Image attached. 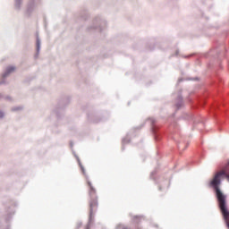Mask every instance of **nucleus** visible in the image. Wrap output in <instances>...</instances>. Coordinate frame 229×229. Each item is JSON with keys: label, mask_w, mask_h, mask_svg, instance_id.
<instances>
[{"label": "nucleus", "mask_w": 229, "mask_h": 229, "mask_svg": "<svg viewBox=\"0 0 229 229\" xmlns=\"http://www.w3.org/2000/svg\"><path fill=\"white\" fill-rule=\"evenodd\" d=\"M13 71H15V67L13 66H10L6 69L5 73L4 74V78H6V76H8V74H10V72H13Z\"/></svg>", "instance_id": "obj_2"}, {"label": "nucleus", "mask_w": 229, "mask_h": 229, "mask_svg": "<svg viewBox=\"0 0 229 229\" xmlns=\"http://www.w3.org/2000/svg\"><path fill=\"white\" fill-rule=\"evenodd\" d=\"M88 185L89 187V216L92 217L94 216V213L98 211V197L96 196V189L94 186H92V183L90 182H88Z\"/></svg>", "instance_id": "obj_1"}, {"label": "nucleus", "mask_w": 229, "mask_h": 229, "mask_svg": "<svg viewBox=\"0 0 229 229\" xmlns=\"http://www.w3.org/2000/svg\"><path fill=\"white\" fill-rule=\"evenodd\" d=\"M81 169H82V172H83V171H84V170H83V167H81Z\"/></svg>", "instance_id": "obj_4"}, {"label": "nucleus", "mask_w": 229, "mask_h": 229, "mask_svg": "<svg viewBox=\"0 0 229 229\" xmlns=\"http://www.w3.org/2000/svg\"><path fill=\"white\" fill-rule=\"evenodd\" d=\"M37 46H38V47H40V41L38 39L37 40Z\"/></svg>", "instance_id": "obj_3"}]
</instances>
